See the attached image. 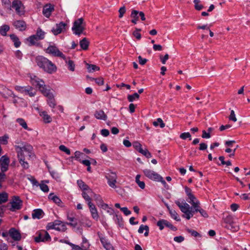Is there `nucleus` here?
<instances>
[{
    "mask_svg": "<svg viewBox=\"0 0 250 250\" xmlns=\"http://www.w3.org/2000/svg\"><path fill=\"white\" fill-rule=\"evenodd\" d=\"M66 62L67 63L68 69L71 71H74L75 70V64L73 61L69 60L68 61H66Z\"/></svg>",
    "mask_w": 250,
    "mask_h": 250,
    "instance_id": "603ef678",
    "label": "nucleus"
},
{
    "mask_svg": "<svg viewBox=\"0 0 250 250\" xmlns=\"http://www.w3.org/2000/svg\"><path fill=\"white\" fill-rule=\"evenodd\" d=\"M86 68L89 72H92L95 71H98L100 68L95 64H90L87 63H86Z\"/></svg>",
    "mask_w": 250,
    "mask_h": 250,
    "instance_id": "58836bf2",
    "label": "nucleus"
},
{
    "mask_svg": "<svg viewBox=\"0 0 250 250\" xmlns=\"http://www.w3.org/2000/svg\"><path fill=\"white\" fill-rule=\"evenodd\" d=\"M91 193H88V191L87 192L86 191H83L82 193V197L83 198V199L87 202V204L89 205L90 204H92L91 202V198L90 197V196L88 195V194H90ZM93 194V192L91 193Z\"/></svg>",
    "mask_w": 250,
    "mask_h": 250,
    "instance_id": "c9c22d12",
    "label": "nucleus"
},
{
    "mask_svg": "<svg viewBox=\"0 0 250 250\" xmlns=\"http://www.w3.org/2000/svg\"><path fill=\"white\" fill-rule=\"evenodd\" d=\"M105 178L107 180L108 185L113 188H116V184L117 183V176L114 172H109L106 173Z\"/></svg>",
    "mask_w": 250,
    "mask_h": 250,
    "instance_id": "0eeeda50",
    "label": "nucleus"
},
{
    "mask_svg": "<svg viewBox=\"0 0 250 250\" xmlns=\"http://www.w3.org/2000/svg\"><path fill=\"white\" fill-rule=\"evenodd\" d=\"M141 31V29L136 28V30L134 31L133 35L135 36L137 40H140L141 38V35L139 33Z\"/></svg>",
    "mask_w": 250,
    "mask_h": 250,
    "instance_id": "bf43d9fd",
    "label": "nucleus"
},
{
    "mask_svg": "<svg viewBox=\"0 0 250 250\" xmlns=\"http://www.w3.org/2000/svg\"><path fill=\"white\" fill-rule=\"evenodd\" d=\"M62 224V221L60 220H56L54 221L53 222H50L48 223V224L46 226V229L47 230L51 229H55L56 226H60V224Z\"/></svg>",
    "mask_w": 250,
    "mask_h": 250,
    "instance_id": "a878e982",
    "label": "nucleus"
},
{
    "mask_svg": "<svg viewBox=\"0 0 250 250\" xmlns=\"http://www.w3.org/2000/svg\"><path fill=\"white\" fill-rule=\"evenodd\" d=\"M7 94H8V96H13V97L14 98L13 102L14 104H17L18 103V100H21L22 102H23L22 99L16 96L12 91L9 90L8 89H7Z\"/></svg>",
    "mask_w": 250,
    "mask_h": 250,
    "instance_id": "e433bc0d",
    "label": "nucleus"
},
{
    "mask_svg": "<svg viewBox=\"0 0 250 250\" xmlns=\"http://www.w3.org/2000/svg\"><path fill=\"white\" fill-rule=\"evenodd\" d=\"M16 122L19 124V125H21L24 129H28V128L27 125L24 119L22 118H18L16 120Z\"/></svg>",
    "mask_w": 250,
    "mask_h": 250,
    "instance_id": "c03bdc74",
    "label": "nucleus"
},
{
    "mask_svg": "<svg viewBox=\"0 0 250 250\" xmlns=\"http://www.w3.org/2000/svg\"><path fill=\"white\" fill-rule=\"evenodd\" d=\"M10 204L11 205L10 210L15 211L21 208L22 201L20 199L19 196H14L13 197L12 201L10 202Z\"/></svg>",
    "mask_w": 250,
    "mask_h": 250,
    "instance_id": "6e6552de",
    "label": "nucleus"
},
{
    "mask_svg": "<svg viewBox=\"0 0 250 250\" xmlns=\"http://www.w3.org/2000/svg\"><path fill=\"white\" fill-rule=\"evenodd\" d=\"M103 247L106 250H114L113 247L110 244V243L106 244V245L104 246Z\"/></svg>",
    "mask_w": 250,
    "mask_h": 250,
    "instance_id": "774afa93",
    "label": "nucleus"
},
{
    "mask_svg": "<svg viewBox=\"0 0 250 250\" xmlns=\"http://www.w3.org/2000/svg\"><path fill=\"white\" fill-rule=\"evenodd\" d=\"M140 97L139 95L137 93H134L132 95H128L127 96V99L129 102H132L135 99H138Z\"/></svg>",
    "mask_w": 250,
    "mask_h": 250,
    "instance_id": "09e8293b",
    "label": "nucleus"
},
{
    "mask_svg": "<svg viewBox=\"0 0 250 250\" xmlns=\"http://www.w3.org/2000/svg\"><path fill=\"white\" fill-rule=\"evenodd\" d=\"M169 56L166 54L164 57L162 56H160V59L162 63L164 64H166V61L168 59Z\"/></svg>",
    "mask_w": 250,
    "mask_h": 250,
    "instance_id": "e2e57ef3",
    "label": "nucleus"
},
{
    "mask_svg": "<svg viewBox=\"0 0 250 250\" xmlns=\"http://www.w3.org/2000/svg\"><path fill=\"white\" fill-rule=\"evenodd\" d=\"M27 41L29 42V45H38V42L39 41L37 39V37L35 36H30L27 39Z\"/></svg>",
    "mask_w": 250,
    "mask_h": 250,
    "instance_id": "c756f323",
    "label": "nucleus"
},
{
    "mask_svg": "<svg viewBox=\"0 0 250 250\" xmlns=\"http://www.w3.org/2000/svg\"><path fill=\"white\" fill-rule=\"evenodd\" d=\"M66 26V23L61 21L59 23H57L55 26L52 28L51 32L54 35H58L63 31L65 30Z\"/></svg>",
    "mask_w": 250,
    "mask_h": 250,
    "instance_id": "9b49d317",
    "label": "nucleus"
},
{
    "mask_svg": "<svg viewBox=\"0 0 250 250\" xmlns=\"http://www.w3.org/2000/svg\"><path fill=\"white\" fill-rule=\"evenodd\" d=\"M157 226L159 227L161 230L164 229L165 226L173 231L177 230V228L173 226L169 222L165 219H161L158 221L157 223Z\"/></svg>",
    "mask_w": 250,
    "mask_h": 250,
    "instance_id": "ddd939ff",
    "label": "nucleus"
},
{
    "mask_svg": "<svg viewBox=\"0 0 250 250\" xmlns=\"http://www.w3.org/2000/svg\"><path fill=\"white\" fill-rule=\"evenodd\" d=\"M44 213L42 209H35L33 211L32 217L33 219H41L43 217Z\"/></svg>",
    "mask_w": 250,
    "mask_h": 250,
    "instance_id": "412c9836",
    "label": "nucleus"
},
{
    "mask_svg": "<svg viewBox=\"0 0 250 250\" xmlns=\"http://www.w3.org/2000/svg\"><path fill=\"white\" fill-rule=\"evenodd\" d=\"M77 184L79 187L83 191H88V193H93L92 190L88 187V185L85 184L82 180H77Z\"/></svg>",
    "mask_w": 250,
    "mask_h": 250,
    "instance_id": "aec40b11",
    "label": "nucleus"
},
{
    "mask_svg": "<svg viewBox=\"0 0 250 250\" xmlns=\"http://www.w3.org/2000/svg\"><path fill=\"white\" fill-rule=\"evenodd\" d=\"M175 204L178 206L181 211L184 213L191 210L190 209H192V208H190V206L186 202H184L183 204H181L179 201H176Z\"/></svg>",
    "mask_w": 250,
    "mask_h": 250,
    "instance_id": "f3484780",
    "label": "nucleus"
},
{
    "mask_svg": "<svg viewBox=\"0 0 250 250\" xmlns=\"http://www.w3.org/2000/svg\"><path fill=\"white\" fill-rule=\"evenodd\" d=\"M54 10V6L51 4H46L43 7L42 13L44 16L49 18Z\"/></svg>",
    "mask_w": 250,
    "mask_h": 250,
    "instance_id": "a211bd4d",
    "label": "nucleus"
},
{
    "mask_svg": "<svg viewBox=\"0 0 250 250\" xmlns=\"http://www.w3.org/2000/svg\"><path fill=\"white\" fill-rule=\"evenodd\" d=\"M66 243L72 247V250H87V249H88L90 247V244H88L87 246L82 245L81 246H79L70 242H66Z\"/></svg>",
    "mask_w": 250,
    "mask_h": 250,
    "instance_id": "4be33fe9",
    "label": "nucleus"
},
{
    "mask_svg": "<svg viewBox=\"0 0 250 250\" xmlns=\"http://www.w3.org/2000/svg\"><path fill=\"white\" fill-rule=\"evenodd\" d=\"M188 200H187V201L188 203L192 205V207L193 208L194 207V206L200 204L199 201L197 200L196 198L192 193L188 195Z\"/></svg>",
    "mask_w": 250,
    "mask_h": 250,
    "instance_id": "b1692460",
    "label": "nucleus"
},
{
    "mask_svg": "<svg viewBox=\"0 0 250 250\" xmlns=\"http://www.w3.org/2000/svg\"><path fill=\"white\" fill-rule=\"evenodd\" d=\"M15 148L20 163L23 168L28 169L29 166L28 163L25 161L24 152L27 153L29 158H34L35 156L33 152V147L29 144H26L23 146H16Z\"/></svg>",
    "mask_w": 250,
    "mask_h": 250,
    "instance_id": "f257e3e1",
    "label": "nucleus"
},
{
    "mask_svg": "<svg viewBox=\"0 0 250 250\" xmlns=\"http://www.w3.org/2000/svg\"><path fill=\"white\" fill-rule=\"evenodd\" d=\"M13 25L16 29L20 31H25L27 28V24L26 22L22 20L15 21L13 22Z\"/></svg>",
    "mask_w": 250,
    "mask_h": 250,
    "instance_id": "2eb2a0df",
    "label": "nucleus"
},
{
    "mask_svg": "<svg viewBox=\"0 0 250 250\" xmlns=\"http://www.w3.org/2000/svg\"><path fill=\"white\" fill-rule=\"evenodd\" d=\"M83 21V18H80L74 22L72 30L74 34L80 36L83 33L85 29Z\"/></svg>",
    "mask_w": 250,
    "mask_h": 250,
    "instance_id": "20e7f679",
    "label": "nucleus"
},
{
    "mask_svg": "<svg viewBox=\"0 0 250 250\" xmlns=\"http://www.w3.org/2000/svg\"><path fill=\"white\" fill-rule=\"evenodd\" d=\"M9 162V158L6 155H3L0 158V167L1 172H4L8 170Z\"/></svg>",
    "mask_w": 250,
    "mask_h": 250,
    "instance_id": "4468645a",
    "label": "nucleus"
},
{
    "mask_svg": "<svg viewBox=\"0 0 250 250\" xmlns=\"http://www.w3.org/2000/svg\"><path fill=\"white\" fill-rule=\"evenodd\" d=\"M8 199V195L6 192L0 193V204L6 202Z\"/></svg>",
    "mask_w": 250,
    "mask_h": 250,
    "instance_id": "4c0bfd02",
    "label": "nucleus"
},
{
    "mask_svg": "<svg viewBox=\"0 0 250 250\" xmlns=\"http://www.w3.org/2000/svg\"><path fill=\"white\" fill-rule=\"evenodd\" d=\"M200 204H198L196 206H194L193 208H195V211L199 212L201 216L207 218L208 217V213L206 211L201 208L199 206Z\"/></svg>",
    "mask_w": 250,
    "mask_h": 250,
    "instance_id": "cd10ccee",
    "label": "nucleus"
},
{
    "mask_svg": "<svg viewBox=\"0 0 250 250\" xmlns=\"http://www.w3.org/2000/svg\"><path fill=\"white\" fill-rule=\"evenodd\" d=\"M94 116L96 118L99 120L105 121L107 119V116L102 110L96 111Z\"/></svg>",
    "mask_w": 250,
    "mask_h": 250,
    "instance_id": "5701e85b",
    "label": "nucleus"
},
{
    "mask_svg": "<svg viewBox=\"0 0 250 250\" xmlns=\"http://www.w3.org/2000/svg\"><path fill=\"white\" fill-rule=\"evenodd\" d=\"M11 7L14 9L17 14L21 16L24 14V6L20 0H14L12 2Z\"/></svg>",
    "mask_w": 250,
    "mask_h": 250,
    "instance_id": "423d86ee",
    "label": "nucleus"
},
{
    "mask_svg": "<svg viewBox=\"0 0 250 250\" xmlns=\"http://www.w3.org/2000/svg\"><path fill=\"white\" fill-rule=\"evenodd\" d=\"M40 115L43 118V121L45 123H49L52 121L51 117L45 111H42L40 113Z\"/></svg>",
    "mask_w": 250,
    "mask_h": 250,
    "instance_id": "bb28decb",
    "label": "nucleus"
},
{
    "mask_svg": "<svg viewBox=\"0 0 250 250\" xmlns=\"http://www.w3.org/2000/svg\"><path fill=\"white\" fill-rule=\"evenodd\" d=\"M167 208L169 211V213H170L171 217L172 218L177 221H180L181 220L180 218L178 216V213L175 211V210L170 209L168 206H167Z\"/></svg>",
    "mask_w": 250,
    "mask_h": 250,
    "instance_id": "72a5a7b5",
    "label": "nucleus"
},
{
    "mask_svg": "<svg viewBox=\"0 0 250 250\" xmlns=\"http://www.w3.org/2000/svg\"><path fill=\"white\" fill-rule=\"evenodd\" d=\"M180 138L183 140H186L188 138L189 140H191V136L189 132H184L180 134Z\"/></svg>",
    "mask_w": 250,
    "mask_h": 250,
    "instance_id": "3c124183",
    "label": "nucleus"
},
{
    "mask_svg": "<svg viewBox=\"0 0 250 250\" xmlns=\"http://www.w3.org/2000/svg\"><path fill=\"white\" fill-rule=\"evenodd\" d=\"M67 220H68L70 222L66 223L65 224H67L68 226L72 227L74 228H76L78 225L77 220L74 217H71L67 215Z\"/></svg>",
    "mask_w": 250,
    "mask_h": 250,
    "instance_id": "393cba45",
    "label": "nucleus"
},
{
    "mask_svg": "<svg viewBox=\"0 0 250 250\" xmlns=\"http://www.w3.org/2000/svg\"><path fill=\"white\" fill-rule=\"evenodd\" d=\"M15 89L21 93H25V94L28 95L30 97H32L35 95L36 92L34 90L33 88L29 85H27L26 86H16Z\"/></svg>",
    "mask_w": 250,
    "mask_h": 250,
    "instance_id": "39448f33",
    "label": "nucleus"
},
{
    "mask_svg": "<svg viewBox=\"0 0 250 250\" xmlns=\"http://www.w3.org/2000/svg\"><path fill=\"white\" fill-rule=\"evenodd\" d=\"M145 230V232L144 233V235L146 237L148 235V234H149V227L147 225H141L140 227H139V229L138 230V232L139 233H143L144 232V230Z\"/></svg>",
    "mask_w": 250,
    "mask_h": 250,
    "instance_id": "c85d7f7f",
    "label": "nucleus"
},
{
    "mask_svg": "<svg viewBox=\"0 0 250 250\" xmlns=\"http://www.w3.org/2000/svg\"><path fill=\"white\" fill-rule=\"evenodd\" d=\"M193 2L194 3V8L196 10L199 11L203 8V5L200 3V0H194Z\"/></svg>",
    "mask_w": 250,
    "mask_h": 250,
    "instance_id": "a18cd8bd",
    "label": "nucleus"
},
{
    "mask_svg": "<svg viewBox=\"0 0 250 250\" xmlns=\"http://www.w3.org/2000/svg\"><path fill=\"white\" fill-rule=\"evenodd\" d=\"M91 196L93 197L98 206L103 203V200L100 195L93 193V195H91Z\"/></svg>",
    "mask_w": 250,
    "mask_h": 250,
    "instance_id": "49530a36",
    "label": "nucleus"
},
{
    "mask_svg": "<svg viewBox=\"0 0 250 250\" xmlns=\"http://www.w3.org/2000/svg\"><path fill=\"white\" fill-rule=\"evenodd\" d=\"M186 231L190 233L192 236H194V237H201V235L197 231L193 230V229H189L188 228V229H186Z\"/></svg>",
    "mask_w": 250,
    "mask_h": 250,
    "instance_id": "de8ad7c7",
    "label": "nucleus"
},
{
    "mask_svg": "<svg viewBox=\"0 0 250 250\" xmlns=\"http://www.w3.org/2000/svg\"><path fill=\"white\" fill-rule=\"evenodd\" d=\"M89 42L86 38H84L80 42L81 47L83 50H86L88 49Z\"/></svg>",
    "mask_w": 250,
    "mask_h": 250,
    "instance_id": "7c9ffc66",
    "label": "nucleus"
},
{
    "mask_svg": "<svg viewBox=\"0 0 250 250\" xmlns=\"http://www.w3.org/2000/svg\"><path fill=\"white\" fill-rule=\"evenodd\" d=\"M9 137L8 135L5 134L3 136L0 137V142L3 145H6L8 143V139Z\"/></svg>",
    "mask_w": 250,
    "mask_h": 250,
    "instance_id": "6e6d98bb",
    "label": "nucleus"
},
{
    "mask_svg": "<svg viewBox=\"0 0 250 250\" xmlns=\"http://www.w3.org/2000/svg\"><path fill=\"white\" fill-rule=\"evenodd\" d=\"M229 119L230 120L233 121L234 122H235L237 121V119L235 117L234 111L233 110H232L230 111V114L229 116Z\"/></svg>",
    "mask_w": 250,
    "mask_h": 250,
    "instance_id": "0e129e2a",
    "label": "nucleus"
},
{
    "mask_svg": "<svg viewBox=\"0 0 250 250\" xmlns=\"http://www.w3.org/2000/svg\"><path fill=\"white\" fill-rule=\"evenodd\" d=\"M140 153L142 154L143 155L145 156L146 158H150L151 157V153L148 151V150L147 149H141L140 151Z\"/></svg>",
    "mask_w": 250,
    "mask_h": 250,
    "instance_id": "864d4df0",
    "label": "nucleus"
},
{
    "mask_svg": "<svg viewBox=\"0 0 250 250\" xmlns=\"http://www.w3.org/2000/svg\"><path fill=\"white\" fill-rule=\"evenodd\" d=\"M143 173L146 177L153 181H157L159 178H161L160 175L149 169L143 170Z\"/></svg>",
    "mask_w": 250,
    "mask_h": 250,
    "instance_id": "9d476101",
    "label": "nucleus"
},
{
    "mask_svg": "<svg viewBox=\"0 0 250 250\" xmlns=\"http://www.w3.org/2000/svg\"><path fill=\"white\" fill-rule=\"evenodd\" d=\"M139 63L141 65H144L147 61L146 59L143 58L141 56L138 57Z\"/></svg>",
    "mask_w": 250,
    "mask_h": 250,
    "instance_id": "338daca9",
    "label": "nucleus"
},
{
    "mask_svg": "<svg viewBox=\"0 0 250 250\" xmlns=\"http://www.w3.org/2000/svg\"><path fill=\"white\" fill-rule=\"evenodd\" d=\"M10 37L13 42H14V46L17 48L19 47L20 46L21 42L18 37L15 34H11L10 35Z\"/></svg>",
    "mask_w": 250,
    "mask_h": 250,
    "instance_id": "2f4dec72",
    "label": "nucleus"
},
{
    "mask_svg": "<svg viewBox=\"0 0 250 250\" xmlns=\"http://www.w3.org/2000/svg\"><path fill=\"white\" fill-rule=\"evenodd\" d=\"M38 66L45 72L52 74L57 70V67L51 61L42 56H38L35 59Z\"/></svg>",
    "mask_w": 250,
    "mask_h": 250,
    "instance_id": "f03ea898",
    "label": "nucleus"
},
{
    "mask_svg": "<svg viewBox=\"0 0 250 250\" xmlns=\"http://www.w3.org/2000/svg\"><path fill=\"white\" fill-rule=\"evenodd\" d=\"M55 228H56L55 230H57L59 231H62V232L65 231L67 229L65 224L63 223L62 222V224H60V226H56V227Z\"/></svg>",
    "mask_w": 250,
    "mask_h": 250,
    "instance_id": "8fccbe9b",
    "label": "nucleus"
},
{
    "mask_svg": "<svg viewBox=\"0 0 250 250\" xmlns=\"http://www.w3.org/2000/svg\"><path fill=\"white\" fill-rule=\"evenodd\" d=\"M153 125L155 126H158L159 125L161 128H164L165 126V124L160 118H158L156 121H154Z\"/></svg>",
    "mask_w": 250,
    "mask_h": 250,
    "instance_id": "a19ab883",
    "label": "nucleus"
},
{
    "mask_svg": "<svg viewBox=\"0 0 250 250\" xmlns=\"http://www.w3.org/2000/svg\"><path fill=\"white\" fill-rule=\"evenodd\" d=\"M8 233L15 241H20L21 238V236L19 231L14 228H11L9 229Z\"/></svg>",
    "mask_w": 250,
    "mask_h": 250,
    "instance_id": "dca6fc26",
    "label": "nucleus"
},
{
    "mask_svg": "<svg viewBox=\"0 0 250 250\" xmlns=\"http://www.w3.org/2000/svg\"><path fill=\"white\" fill-rule=\"evenodd\" d=\"M125 12H126L125 7V6L121 7L119 10V17L120 18H122L123 17L124 14L125 13Z\"/></svg>",
    "mask_w": 250,
    "mask_h": 250,
    "instance_id": "052dcab7",
    "label": "nucleus"
},
{
    "mask_svg": "<svg viewBox=\"0 0 250 250\" xmlns=\"http://www.w3.org/2000/svg\"><path fill=\"white\" fill-rule=\"evenodd\" d=\"M88 206L89 208L92 217L96 221H98L99 218V216L95 206L93 203L88 205Z\"/></svg>",
    "mask_w": 250,
    "mask_h": 250,
    "instance_id": "6ab92c4d",
    "label": "nucleus"
},
{
    "mask_svg": "<svg viewBox=\"0 0 250 250\" xmlns=\"http://www.w3.org/2000/svg\"><path fill=\"white\" fill-rule=\"evenodd\" d=\"M47 98V103L52 108H54L56 105V104L53 95H51V97H48Z\"/></svg>",
    "mask_w": 250,
    "mask_h": 250,
    "instance_id": "ea45409f",
    "label": "nucleus"
},
{
    "mask_svg": "<svg viewBox=\"0 0 250 250\" xmlns=\"http://www.w3.org/2000/svg\"><path fill=\"white\" fill-rule=\"evenodd\" d=\"M43 181L42 182V183L39 184V186H40L41 189L44 192H47L49 191V188L47 185L42 183Z\"/></svg>",
    "mask_w": 250,
    "mask_h": 250,
    "instance_id": "5fc2aeb1",
    "label": "nucleus"
},
{
    "mask_svg": "<svg viewBox=\"0 0 250 250\" xmlns=\"http://www.w3.org/2000/svg\"><path fill=\"white\" fill-rule=\"evenodd\" d=\"M34 240L37 243L50 241L51 240V237L46 231L42 230L38 232V236L35 237Z\"/></svg>",
    "mask_w": 250,
    "mask_h": 250,
    "instance_id": "1a4fd4ad",
    "label": "nucleus"
},
{
    "mask_svg": "<svg viewBox=\"0 0 250 250\" xmlns=\"http://www.w3.org/2000/svg\"><path fill=\"white\" fill-rule=\"evenodd\" d=\"M97 235L99 237L100 241L103 246L106 245V244H108L109 243H110L108 241V239H107L105 237H104L100 232H98L97 233Z\"/></svg>",
    "mask_w": 250,
    "mask_h": 250,
    "instance_id": "79ce46f5",
    "label": "nucleus"
},
{
    "mask_svg": "<svg viewBox=\"0 0 250 250\" xmlns=\"http://www.w3.org/2000/svg\"><path fill=\"white\" fill-rule=\"evenodd\" d=\"M31 82L33 84L38 86L41 92L46 97H51L53 94L50 92L49 89L46 88L44 82L35 76L34 78H31Z\"/></svg>",
    "mask_w": 250,
    "mask_h": 250,
    "instance_id": "7ed1b4c3",
    "label": "nucleus"
},
{
    "mask_svg": "<svg viewBox=\"0 0 250 250\" xmlns=\"http://www.w3.org/2000/svg\"><path fill=\"white\" fill-rule=\"evenodd\" d=\"M46 52L54 56L59 57L63 59H65V56L56 46L51 45L48 46L46 49Z\"/></svg>",
    "mask_w": 250,
    "mask_h": 250,
    "instance_id": "f8f14e48",
    "label": "nucleus"
},
{
    "mask_svg": "<svg viewBox=\"0 0 250 250\" xmlns=\"http://www.w3.org/2000/svg\"><path fill=\"white\" fill-rule=\"evenodd\" d=\"M2 4L5 6V7L11 9V2L10 0H1Z\"/></svg>",
    "mask_w": 250,
    "mask_h": 250,
    "instance_id": "680f3d73",
    "label": "nucleus"
},
{
    "mask_svg": "<svg viewBox=\"0 0 250 250\" xmlns=\"http://www.w3.org/2000/svg\"><path fill=\"white\" fill-rule=\"evenodd\" d=\"M10 27L7 25H2L0 29V34L3 36L6 35V33L8 31H9Z\"/></svg>",
    "mask_w": 250,
    "mask_h": 250,
    "instance_id": "37998d69",
    "label": "nucleus"
},
{
    "mask_svg": "<svg viewBox=\"0 0 250 250\" xmlns=\"http://www.w3.org/2000/svg\"><path fill=\"white\" fill-rule=\"evenodd\" d=\"M133 147L140 152L141 149H142V146L140 143L138 142H135L133 143Z\"/></svg>",
    "mask_w": 250,
    "mask_h": 250,
    "instance_id": "4d7b16f0",
    "label": "nucleus"
},
{
    "mask_svg": "<svg viewBox=\"0 0 250 250\" xmlns=\"http://www.w3.org/2000/svg\"><path fill=\"white\" fill-rule=\"evenodd\" d=\"M59 149L60 150L65 152L68 155L70 154V150L64 145L60 146Z\"/></svg>",
    "mask_w": 250,
    "mask_h": 250,
    "instance_id": "13d9d810",
    "label": "nucleus"
},
{
    "mask_svg": "<svg viewBox=\"0 0 250 250\" xmlns=\"http://www.w3.org/2000/svg\"><path fill=\"white\" fill-rule=\"evenodd\" d=\"M48 198L49 199L52 200L54 203L58 205H60L62 202L61 199L57 196L54 195V194L53 193L49 194L48 195Z\"/></svg>",
    "mask_w": 250,
    "mask_h": 250,
    "instance_id": "f704fd0d",
    "label": "nucleus"
},
{
    "mask_svg": "<svg viewBox=\"0 0 250 250\" xmlns=\"http://www.w3.org/2000/svg\"><path fill=\"white\" fill-rule=\"evenodd\" d=\"M44 35L45 32L43 31L40 28H38L36 34L33 35V36L36 37L37 39H38L39 41L43 40L44 38Z\"/></svg>",
    "mask_w": 250,
    "mask_h": 250,
    "instance_id": "473e14b6",
    "label": "nucleus"
},
{
    "mask_svg": "<svg viewBox=\"0 0 250 250\" xmlns=\"http://www.w3.org/2000/svg\"><path fill=\"white\" fill-rule=\"evenodd\" d=\"M185 214L183 215L184 217L186 218L187 219L189 220L191 217L193 216V213H192V210H190L187 213H185Z\"/></svg>",
    "mask_w": 250,
    "mask_h": 250,
    "instance_id": "69168bd1",
    "label": "nucleus"
}]
</instances>
